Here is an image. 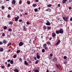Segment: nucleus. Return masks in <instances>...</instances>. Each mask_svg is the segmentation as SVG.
Listing matches in <instances>:
<instances>
[{"label": "nucleus", "instance_id": "obj_26", "mask_svg": "<svg viewBox=\"0 0 72 72\" xmlns=\"http://www.w3.org/2000/svg\"><path fill=\"white\" fill-rule=\"evenodd\" d=\"M48 30H50L51 29V27L50 26H48L47 27Z\"/></svg>", "mask_w": 72, "mask_h": 72}, {"label": "nucleus", "instance_id": "obj_34", "mask_svg": "<svg viewBox=\"0 0 72 72\" xmlns=\"http://www.w3.org/2000/svg\"><path fill=\"white\" fill-rule=\"evenodd\" d=\"M27 3L28 4L30 5V1H28L27 2Z\"/></svg>", "mask_w": 72, "mask_h": 72}, {"label": "nucleus", "instance_id": "obj_29", "mask_svg": "<svg viewBox=\"0 0 72 72\" xmlns=\"http://www.w3.org/2000/svg\"><path fill=\"white\" fill-rule=\"evenodd\" d=\"M48 11L49 12H50L51 11V10L50 9H48Z\"/></svg>", "mask_w": 72, "mask_h": 72}, {"label": "nucleus", "instance_id": "obj_11", "mask_svg": "<svg viewBox=\"0 0 72 72\" xmlns=\"http://www.w3.org/2000/svg\"><path fill=\"white\" fill-rule=\"evenodd\" d=\"M12 4H15V0H13L12 1Z\"/></svg>", "mask_w": 72, "mask_h": 72}, {"label": "nucleus", "instance_id": "obj_13", "mask_svg": "<svg viewBox=\"0 0 72 72\" xmlns=\"http://www.w3.org/2000/svg\"><path fill=\"white\" fill-rule=\"evenodd\" d=\"M7 41L6 40H3V42L4 44H6L7 43Z\"/></svg>", "mask_w": 72, "mask_h": 72}, {"label": "nucleus", "instance_id": "obj_41", "mask_svg": "<svg viewBox=\"0 0 72 72\" xmlns=\"http://www.w3.org/2000/svg\"><path fill=\"white\" fill-rule=\"evenodd\" d=\"M47 44H48V45H50V42H47Z\"/></svg>", "mask_w": 72, "mask_h": 72}, {"label": "nucleus", "instance_id": "obj_48", "mask_svg": "<svg viewBox=\"0 0 72 72\" xmlns=\"http://www.w3.org/2000/svg\"><path fill=\"white\" fill-rule=\"evenodd\" d=\"M29 63L30 64H32V61H29Z\"/></svg>", "mask_w": 72, "mask_h": 72}, {"label": "nucleus", "instance_id": "obj_33", "mask_svg": "<svg viewBox=\"0 0 72 72\" xmlns=\"http://www.w3.org/2000/svg\"><path fill=\"white\" fill-rule=\"evenodd\" d=\"M67 57L66 56H64V57L63 58L64 59H67Z\"/></svg>", "mask_w": 72, "mask_h": 72}, {"label": "nucleus", "instance_id": "obj_52", "mask_svg": "<svg viewBox=\"0 0 72 72\" xmlns=\"http://www.w3.org/2000/svg\"><path fill=\"white\" fill-rule=\"evenodd\" d=\"M8 9H9V10H11V7H9L8 8Z\"/></svg>", "mask_w": 72, "mask_h": 72}, {"label": "nucleus", "instance_id": "obj_37", "mask_svg": "<svg viewBox=\"0 0 72 72\" xmlns=\"http://www.w3.org/2000/svg\"><path fill=\"white\" fill-rule=\"evenodd\" d=\"M17 57V55H14L13 56V58H15Z\"/></svg>", "mask_w": 72, "mask_h": 72}, {"label": "nucleus", "instance_id": "obj_40", "mask_svg": "<svg viewBox=\"0 0 72 72\" xmlns=\"http://www.w3.org/2000/svg\"><path fill=\"white\" fill-rule=\"evenodd\" d=\"M50 57H52L53 56V54H52V53H51L50 54Z\"/></svg>", "mask_w": 72, "mask_h": 72}, {"label": "nucleus", "instance_id": "obj_14", "mask_svg": "<svg viewBox=\"0 0 72 72\" xmlns=\"http://www.w3.org/2000/svg\"><path fill=\"white\" fill-rule=\"evenodd\" d=\"M24 64L25 65H28V63L27 62V61H26L25 60L24 62Z\"/></svg>", "mask_w": 72, "mask_h": 72}, {"label": "nucleus", "instance_id": "obj_20", "mask_svg": "<svg viewBox=\"0 0 72 72\" xmlns=\"http://www.w3.org/2000/svg\"><path fill=\"white\" fill-rule=\"evenodd\" d=\"M8 31L10 32H12V29L11 28H9L8 30Z\"/></svg>", "mask_w": 72, "mask_h": 72}, {"label": "nucleus", "instance_id": "obj_64", "mask_svg": "<svg viewBox=\"0 0 72 72\" xmlns=\"http://www.w3.org/2000/svg\"><path fill=\"white\" fill-rule=\"evenodd\" d=\"M52 39V38H51V37H50V38L49 40H51Z\"/></svg>", "mask_w": 72, "mask_h": 72}, {"label": "nucleus", "instance_id": "obj_47", "mask_svg": "<svg viewBox=\"0 0 72 72\" xmlns=\"http://www.w3.org/2000/svg\"><path fill=\"white\" fill-rule=\"evenodd\" d=\"M10 62V59L8 60H7V62Z\"/></svg>", "mask_w": 72, "mask_h": 72}, {"label": "nucleus", "instance_id": "obj_15", "mask_svg": "<svg viewBox=\"0 0 72 72\" xmlns=\"http://www.w3.org/2000/svg\"><path fill=\"white\" fill-rule=\"evenodd\" d=\"M56 33H57V34H59V33H60V32H59V30H57L56 31Z\"/></svg>", "mask_w": 72, "mask_h": 72}, {"label": "nucleus", "instance_id": "obj_39", "mask_svg": "<svg viewBox=\"0 0 72 72\" xmlns=\"http://www.w3.org/2000/svg\"><path fill=\"white\" fill-rule=\"evenodd\" d=\"M55 66L56 67H57V68H58V66L57 65V64H56L55 65Z\"/></svg>", "mask_w": 72, "mask_h": 72}, {"label": "nucleus", "instance_id": "obj_35", "mask_svg": "<svg viewBox=\"0 0 72 72\" xmlns=\"http://www.w3.org/2000/svg\"><path fill=\"white\" fill-rule=\"evenodd\" d=\"M20 52V51L19 50H17V53H19Z\"/></svg>", "mask_w": 72, "mask_h": 72}, {"label": "nucleus", "instance_id": "obj_32", "mask_svg": "<svg viewBox=\"0 0 72 72\" xmlns=\"http://www.w3.org/2000/svg\"><path fill=\"white\" fill-rule=\"evenodd\" d=\"M36 6V5L35 4H33V7H35Z\"/></svg>", "mask_w": 72, "mask_h": 72}, {"label": "nucleus", "instance_id": "obj_44", "mask_svg": "<svg viewBox=\"0 0 72 72\" xmlns=\"http://www.w3.org/2000/svg\"><path fill=\"white\" fill-rule=\"evenodd\" d=\"M34 58L35 60H36L37 59V58H36V57H34Z\"/></svg>", "mask_w": 72, "mask_h": 72}, {"label": "nucleus", "instance_id": "obj_23", "mask_svg": "<svg viewBox=\"0 0 72 72\" xmlns=\"http://www.w3.org/2000/svg\"><path fill=\"white\" fill-rule=\"evenodd\" d=\"M7 28V27L6 26H4L3 27V29L4 30H6Z\"/></svg>", "mask_w": 72, "mask_h": 72}, {"label": "nucleus", "instance_id": "obj_58", "mask_svg": "<svg viewBox=\"0 0 72 72\" xmlns=\"http://www.w3.org/2000/svg\"><path fill=\"white\" fill-rule=\"evenodd\" d=\"M1 68H2L4 69V66H1Z\"/></svg>", "mask_w": 72, "mask_h": 72}, {"label": "nucleus", "instance_id": "obj_12", "mask_svg": "<svg viewBox=\"0 0 72 72\" xmlns=\"http://www.w3.org/2000/svg\"><path fill=\"white\" fill-rule=\"evenodd\" d=\"M46 25L47 26H50V22H48L46 23Z\"/></svg>", "mask_w": 72, "mask_h": 72}, {"label": "nucleus", "instance_id": "obj_46", "mask_svg": "<svg viewBox=\"0 0 72 72\" xmlns=\"http://www.w3.org/2000/svg\"><path fill=\"white\" fill-rule=\"evenodd\" d=\"M2 36H5V34L3 33V34L2 35Z\"/></svg>", "mask_w": 72, "mask_h": 72}, {"label": "nucleus", "instance_id": "obj_7", "mask_svg": "<svg viewBox=\"0 0 72 72\" xmlns=\"http://www.w3.org/2000/svg\"><path fill=\"white\" fill-rule=\"evenodd\" d=\"M52 37H55L56 36V34H55L54 32H53L52 33Z\"/></svg>", "mask_w": 72, "mask_h": 72}, {"label": "nucleus", "instance_id": "obj_4", "mask_svg": "<svg viewBox=\"0 0 72 72\" xmlns=\"http://www.w3.org/2000/svg\"><path fill=\"white\" fill-rule=\"evenodd\" d=\"M60 40H59L58 41L57 43L55 44V45H56V46H57V45H59V44H60Z\"/></svg>", "mask_w": 72, "mask_h": 72}, {"label": "nucleus", "instance_id": "obj_59", "mask_svg": "<svg viewBox=\"0 0 72 72\" xmlns=\"http://www.w3.org/2000/svg\"><path fill=\"white\" fill-rule=\"evenodd\" d=\"M36 39H37V37H35L34 38L35 40H36Z\"/></svg>", "mask_w": 72, "mask_h": 72}, {"label": "nucleus", "instance_id": "obj_57", "mask_svg": "<svg viewBox=\"0 0 72 72\" xmlns=\"http://www.w3.org/2000/svg\"><path fill=\"white\" fill-rule=\"evenodd\" d=\"M3 44V42H1L0 41V45H2Z\"/></svg>", "mask_w": 72, "mask_h": 72}, {"label": "nucleus", "instance_id": "obj_25", "mask_svg": "<svg viewBox=\"0 0 72 72\" xmlns=\"http://www.w3.org/2000/svg\"><path fill=\"white\" fill-rule=\"evenodd\" d=\"M28 25H29V24H30V22H29L28 21H27L26 23Z\"/></svg>", "mask_w": 72, "mask_h": 72}, {"label": "nucleus", "instance_id": "obj_9", "mask_svg": "<svg viewBox=\"0 0 72 72\" xmlns=\"http://www.w3.org/2000/svg\"><path fill=\"white\" fill-rule=\"evenodd\" d=\"M57 60V58L56 57H54V58L53 59V62H55Z\"/></svg>", "mask_w": 72, "mask_h": 72}, {"label": "nucleus", "instance_id": "obj_30", "mask_svg": "<svg viewBox=\"0 0 72 72\" xmlns=\"http://www.w3.org/2000/svg\"><path fill=\"white\" fill-rule=\"evenodd\" d=\"M43 47L45 48V47H46V44H44L43 45Z\"/></svg>", "mask_w": 72, "mask_h": 72}, {"label": "nucleus", "instance_id": "obj_19", "mask_svg": "<svg viewBox=\"0 0 72 72\" xmlns=\"http://www.w3.org/2000/svg\"><path fill=\"white\" fill-rule=\"evenodd\" d=\"M9 24H10V25H12L13 24V22H12V21H10V22L9 23Z\"/></svg>", "mask_w": 72, "mask_h": 72}, {"label": "nucleus", "instance_id": "obj_36", "mask_svg": "<svg viewBox=\"0 0 72 72\" xmlns=\"http://www.w3.org/2000/svg\"><path fill=\"white\" fill-rule=\"evenodd\" d=\"M22 1L21 0H20L19 1V4H21V3H22Z\"/></svg>", "mask_w": 72, "mask_h": 72}, {"label": "nucleus", "instance_id": "obj_5", "mask_svg": "<svg viewBox=\"0 0 72 72\" xmlns=\"http://www.w3.org/2000/svg\"><path fill=\"white\" fill-rule=\"evenodd\" d=\"M59 31L60 33H63V30L62 29H60Z\"/></svg>", "mask_w": 72, "mask_h": 72}, {"label": "nucleus", "instance_id": "obj_43", "mask_svg": "<svg viewBox=\"0 0 72 72\" xmlns=\"http://www.w3.org/2000/svg\"><path fill=\"white\" fill-rule=\"evenodd\" d=\"M10 14H9L8 15V18H10Z\"/></svg>", "mask_w": 72, "mask_h": 72}, {"label": "nucleus", "instance_id": "obj_45", "mask_svg": "<svg viewBox=\"0 0 72 72\" xmlns=\"http://www.w3.org/2000/svg\"><path fill=\"white\" fill-rule=\"evenodd\" d=\"M19 22H22V19H20L19 20Z\"/></svg>", "mask_w": 72, "mask_h": 72}, {"label": "nucleus", "instance_id": "obj_42", "mask_svg": "<svg viewBox=\"0 0 72 72\" xmlns=\"http://www.w3.org/2000/svg\"><path fill=\"white\" fill-rule=\"evenodd\" d=\"M10 64H8L7 65V67H10Z\"/></svg>", "mask_w": 72, "mask_h": 72}, {"label": "nucleus", "instance_id": "obj_63", "mask_svg": "<svg viewBox=\"0 0 72 72\" xmlns=\"http://www.w3.org/2000/svg\"><path fill=\"white\" fill-rule=\"evenodd\" d=\"M20 12H23V10H22V9H21L20 10Z\"/></svg>", "mask_w": 72, "mask_h": 72}, {"label": "nucleus", "instance_id": "obj_56", "mask_svg": "<svg viewBox=\"0 0 72 72\" xmlns=\"http://www.w3.org/2000/svg\"><path fill=\"white\" fill-rule=\"evenodd\" d=\"M48 58L49 59H51V57H48Z\"/></svg>", "mask_w": 72, "mask_h": 72}, {"label": "nucleus", "instance_id": "obj_6", "mask_svg": "<svg viewBox=\"0 0 72 72\" xmlns=\"http://www.w3.org/2000/svg\"><path fill=\"white\" fill-rule=\"evenodd\" d=\"M36 55H37V59H39V58H40V56H39V55L38 53H37Z\"/></svg>", "mask_w": 72, "mask_h": 72}, {"label": "nucleus", "instance_id": "obj_21", "mask_svg": "<svg viewBox=\"0 0 72 72\" xmlns=\"http://www.w3.org/2000/svg\"><path fill=\"white\" fill-rule=\"evenodd\" d=\"M10 63L11 64H13V60H11L10 61Z\"/></svg>", "mask_w": 72, "mask_h": 72}, {"label": "nucleus", "instance_id": "obj_24", "mask_svg": "<svg viewBox=\"0 0 72 72\" xmlns=\"http://www.w3.org/2000/svg\"><path fill=\"white\" fill-rule=\"evenodd\" d=\"M2 9H5V7L4 6H1Z\"/></svg>", "mask_w": 72, "mask_h": 72}, {"label": "nucleus", "instance_id": "obj_61", "mask_svg": "<svg viewBox=\"0 0 72 72\" xmlns=\"http://www.w3.org/2000/svg\"><path fill=\"white\" fill-rule=\"evenodd\" d=\"M70 21H72V17L70 18Z\"/></svg>", "mask_w": 72, "mask_h": 72}, {"label": "nucleus", "instance_id": "obj_10", "mask_svg": "<svg viewBox=\"0 0 72 72\" xmlns=\"http://www.w3.org/2000/svg\"><path fill=\"white\" fill-rule=\"evenodd\" d=\"M14 72H19V71L18 70V69H14Z\"/></svg>", "mask_w": 72, "mask_h": 72}, {"label": "nucleus", "instance_id": "obj_51", "mask_svg": "<svg viewBox=\"0 0 72 72\" xmlns=\"http://www.w3.org/2000/svg\"><path fill=\"white\" fill-rule=\"evenodd\" d=\"M69 3H72V0H69Z\"/></svg>", "mask_w": 72, "mask_h": 72}, {"label": "nucleus", "instance_id": "obj_27", "mask_svg": "<svg viewBox=\"0 0 72 72\" xmlns=\"http://www.w3.org/2000/svg\"><path fill=\"white\" fill-rule=\"evenodd\" d=\"M52 6L51 4H48L47 5V6H48V7H50V6Z\"/></svg>", "mask_w": 72, "mask_h": 72}, {"label": "nucleus", "instance_id": "obj_55", "mask_svg": "<svg viewBox=\"0 0 72 72\" xmlns=\"http://www.w3.org/2000/svg\"><path fill=\"white\" fill-rule=\"evenodd\" d=\"M58 7H60V4H58Z\"/></svg>", "mask_w": 72, "mask_h": 72}, {"label": "nucleus", "instance_id": "obj_1", "mask_svg": "<svg viewBox=\"0 0 72 72\" xmlns=\"http://www.w3.org/2000/svg\"><path fill=\"white\" fill-rule=\"evenodd\" d=\"M62 18L66 22H68L69 20V17L68 16L63 17Z\"/></svg>", "mask_w": 72, "mask_h": 72}, {"label": "nucleus", "instance_id": "obj_54", "mask_svg": "<svg viewBox=\"0 0 72 72\" xmlns=\"http://www.w3.org/2000/svg\"><path fill=\"white\" fill-rule=\"evenodd\" d=\"M44 48L45 49V50H47V47H44Z\"/></svg>", "mask_w": 72, "mask_h": 72}, {"label": "nucleus", "instance_id": "obj_53", "mask_svg": "<svg viewBox=\"0 0 72 72\" xmlns=\"http://www.w3.org/2000/svg\"><path fill=\"white\" fill-rule=\"evenodd\" d=\"M71 7H69V10H71Z\"/></svg>", "mask_w": 72, "mask_h": 72}, {"label": "nucleus", "instance_id": "obj_49", "mask_svg": "<svg viewBox=\"0 0 72 72\" xmlns=\"http://www.w3.org/2000/svg\"><path fill=\"white\" fill-rule=\"evenodd\" d=\"M35 72H39V70H36L35 71Z\"/></svg>", "mask_w": 72, "mask_h": 72}, {"label": "nucleus", "instance_id": "obj_31", "mask_svg": "<svg viewBox=\"0 0 72 72\" xmlns=\"http://www.w3.org/2000/svg\"><path fill=\"white\" fill-rule=\"evenodd\" d=\"M19 60L21 62H22V59L21 58H19Z\"/></svg>", "mask_w": 72, "mask_h": 72}, {"label": "nucleus", "instance_id": "obj_3", "mask_svg": "<svg viewBox=\"0 0 72 72\" xmlns=\"http://www.w3.org/2000/svg\"><path fill=\"white\" fill-rule=\"evenodd\" d=\"M19 18V16H17V17H15V21H18V19Z\"/></svg>", "mask_w": 72, "mask_h": 72}, {"label": "nucleus", "instance_id": "obj_8", "mask_svg": "<svg viewBox=\"0 0 72 72\" xmlns=\"http://www.w3.org/2000/svg\"><path fill=\"white\" fill-rule=\"evenodd\" d=\"M23 45V42H20L19 44V45L20 46H22Z\"/></svg>", "mask_w": 72, "mask_h": 72}, {"label": "nucleus", "instance_id": "obj_50", "mask_svg": "<svg viewBox=\"0 0 72 72\" xmlns=\"http://www.w3.org/2000/svg\"><path fill=\"white\" fill-rule=\"evenodd\" d=\"M64 64H67V62H64Z\"/></svg>", "mask_w": 72, "mask_h": 72}, {"label": "nucleus", "instance_id": "obj_28", "mask_svg": "<svg viewBox=\"0 0 72 72\" xmlns=\"http://www.w3.org/2000/svg\"><path fill=\"white\" fill-rule=\"evenodd\" d=\"M42 53H44V52H45V50H44V49H42Z\"/></svg>", "mask_w": 72, "mask_h": 72}, {"label": "nucleus", "instance_id": "obj_38", "mask_svg": "<svg viewBox=\"0 0 72 72\" xmlns=\"http://www.w3.org/2000/svg\"><path fill=\"white\" fill-rule=\"evenodd\" d=\"M38 10L37 9L35 8L34 9V11H35V12H37Z\"/></svg>", "mask_w": 72, "mask_h": 72}, {"label": "nucleus", "instance_id": "obj_60", "mask_svg": "<svg viewBox=\"0 0 72 72\" xmlns=\"http://www.w3.org/2000/svg\"><path fill=\"white\" fill-rule=\"evenodd\" d=\"M38 2H39V0H35V2L37 3Z\"/></svg>", "mask_w": 72, "mask_h": 72}, {"label": "nucleus", "instance_id": "obj_22", "mask_svg": "<svg viewBox=\"0 0 72 72\" xmlns=\"http://www.w3.org/2000/svg\"><path fill=\"white\" fill-rule=\"evenodd\" d=\"M39 63V60H37L35 62V64H38Z\"/></svg>", "mask_w": 72, "mask_h": 72}, {"label": "nucleus", "instance_id": "obj_17", "mask_svg": "<svg viewBox=\"0 0 72 72\" xmlns=\"http://www.w3.org/2000/svg\"><path fill=\"white\" fill-rule=\"evenodd\" d=\"M67 0H63L62 1V3L63 4H64L66 1H67Z\"/></svg>", "mask_w": 72, "mask_h": 72}, {"label": "nucleus", "instance_id": "obj_18", "mask_svg": "<svg viewBox=\"0 0 72 72\" xmlns=\"http://www.w3.org/2000/svg\"><path fill=\"white\" fill-rule=\"evenodd\" d=\"M43 28L44 30H46V26L45 25H44L43 27Z\"/></svg>", "mask_w": 72, "mask_h": 72}, {"label": "nucleus", "instance_id": "obj_2", "mask_svg": "<svg viewBox=\"0 0 72 72\" xmlns=\"http://www.w3.org/2000/svg\"><path fill=\"white\" fill-rule=\"evenodd\" d=\"M22 30L24 31H27V29H26V26L25 25L23 26Z\"/></svg>", "mask_w": 72, "mask_h": 72}, {"label": "nucleus", "instance_id": "obj_16", "mask_svg": "<svg viewBox=\"0 0 72 72\" xmlns=\"http://www.w3.org/2000/svg\"><path fill=\"white\" fill-rule=\"evenodd\" d=\"M3 50H4V49L3 48H0V51L1 52H2V51H3Z\"/></svg>", "mask_w": 72, "mask_h": 72}, {"label": "nucleus", "instance_id": "obj_62", "mask_svg": "<svg viewBox=\"0 0 72 72\" xmlns=\"http://www.w3.org/2000/svg\"><path fill=\"white\" fill-rule=\"evenodd\" d=\"M7 64L8 63H7V62H5V64H6V65H7Z\"/></svg>", "mask_w": 72, "mask_h": 72}]
</instances>
